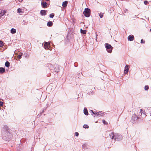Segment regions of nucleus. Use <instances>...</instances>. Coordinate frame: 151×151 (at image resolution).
<instances>
[{"mask_svg": "<svg viewBox=\"0 0 151 151\" xmlns=\"http://www.w3.org/2000/svg\"><path fill=\"white\" fill-rule=\"evenodd\" d=\"M10 129L6 125H4L2 129V137L4 140L7 141L10 140L12 137V134L9 132Z\"/></svg>", "mask_w": 151, "mask_h": 151, "instance_id": "f257e3e1", "label": "nucleus"}, {"mask_svg": "<svg viewBox=\"0 0 151 151\" xmlns=\"http://www.w3.org/2000/svg\"><path fill=\"white\" fill-rule=\"evenodd\" d=\"M109 136L112 139H114V141L116 140L120 141L122 138V136L121 134L117 133L114 134L113 132H112L111 134H109Z\"/></svg>", "mask_w": 151, "mask_h": 151, "instance_id": "f03ea898", "label": "nucleus"}, {"mask_svg": "<svg viewBox=\"0 0 151 151\" xmlns=\"http://www.w3.org/2000/svg\"><path fill=\"white\" fill-rule=\"evenodd\" d=\"M105 47L107 52L110 53L111 52L113 49L112 47L110 44L108 43H105Z\"/></svg>", "mask_w": 151, "mask_h": 151, "instance_id": "7ed1b4c3", "label": "nucleus"}, {"mask_svg": "<svg viewBox=\"0 0 151 151\" xmlns=\"http://www.w3.org/2000/svg\"><path fill=\"white\" fill-rule=\"evenodd\" d=\"M90 9L86 8L85 9V10L83 12V14L86 17H88L90 15Z\"/></svg>", "mask_w": 151, "mask_h": 151, "instance_id": "20e7f679", "label": "nucleus"}, {"mask_svg": "<svg viewBox=\"0 0 151 151\" xmlns=\"http://www.w3.org/2000/svg\"><path fill=\"white\" fill-rule=\"evenodd\" d=\"M138 117L135 114L133 115L132 117L131 121L133 123L135 122V121L137 120Z\"/></svg>", "mask_w": 151, "mask_h": 151, "instance_id": "39448f33", "label": "nucleus"}, {"mask_svg": "<svg viewBox=\"0 0 151 151\" xmlns=\"http://www.w3.org/2000/svg\"><path fill=\"white\" fill-rule=\"evenodd\" d=\"M129 65H126L125 67L124 70V73L125 74H127L129 71Z\"/></svg>", "mask_w": 151, "mask_h": 151, "instance_id": "423d86ee", "label": "nucleus"}, {"mask_svg": "<svg viewBox=\"0 0 151 151\" xmlns=\"http://www.w3.org/2000/svg\"><path fill=\"white\" fill-rule=\"evenodd\" d=\"M134 36L133 35H129L128 37V40L132 41L134 40Z\"/></svg>", "mask_w": 151, "mask_h": 151, "instance_id": "0eeeda50", "label": "nucleus"}, {"mask_svg": "<svg viewBox=\"0 0 151 151\" xmlns=\"http://www.w3.org/2000/svg\"><path fill=\"white\" fill-rule=\"evenodd\" d=\"M46 11L45 10H41L40 12V14L42 16H45L46 15Z\"/></svg>", "mask_w": 151, "mask_h": 151, "instance_id": "6e6552de", "label": "nucleus"}, {"mask_svg": "<svg viewBox=\"0 0 151 151\" xmlns=\"http://www.w3.org/2000/svg\"><path fill=\"white\" fill-rule=\"evenodd\" d=\"M50 45V44L48 43L47 42H45V43L44 45V47L47 50L48 49H49V46Z\"/></svg>", "mask_w": 151, "mask_h": 151, "instance_id": "1a4fd4ad", "label": "nucleus"}, {"mask_svg": "<svg viewBox=\"0 0 151 151\" xmlns=\"http://www.w3.org/2000/svg\"><path fill=\"white\" fill-rule=\"evenodd\" d=\"M5 13V11L4 10L0 9V17L3 16Z\"/></svg>", "mask_w": 151, "mask_h": 151, "instance_id": "9d476101", "label": "nucleus"}, {"mask_svg": "<svg viewBox=\"0 0 151 151\" xmlns=\"http://www.w3.org/2000/svg\"><path fill=\"white\" fill-rule=\"evenodd\" d=\"M47 3L46 2H42L41 5L43 8H46L47 7Z\"/></svg>", "mask_w": 151, "mask_h": 151, "instance_id": "9b49d317", "label": "nucleus"}, {"mask_svg": "<svg viewBox=\"0 0 151 151\" xmlns=\"http://www.w3.org/2000/svg\"><path fill=\"white\" fill-rule=\"evenodd\" d=\"M52 25L53 23L52 21H49L47 24V25L49 27H52Z\"/></svg>", "mask_w": 151, "mask_h": 151, "instance_id": "f8f14e48", "label": "nucleus"}, {"mask_svg": "<svg viewBox=\"0 0 151 151\" xmlns=\"http://www.w3.org/2000/svg\"><path fill=\"white\" fill-rule=\"evenodd\" d=\"M68 4V1H64L62 4V6L63 7H66L67 6V4Z\"/></svg>", "mask_w": 151, "mask_h": 151, "instance_id": "ddd939ff", "label": "nucleus"}, {"mask_svg": "<svg viewBox=\"0 0 151 151\" xmlns=\"http://www.w3.org/2000/svg\"><path fill=\"white\" fill-rule=\"evenodd\" d=\"M83 112L84 114L86 115H87L88 114V110L86 108H84Z\"/></svg>", "mask_w": 151, "mask_h": 151, "instance_id": "4468645a", "label": "nucleus"}, {"mask_svg": "<svg viewBox=\"0 0 151 151\" xmlns=\"http://www.w3.org/2000/svg\"><path fill=\"white\" fill-rule=\"evenodd\" d=\"M5 69L2 67L0 68V73H2L5 72Z\"/></svg>", "mask_w": 151, "mask_h": 151, "instance_id": "2eb2a0df", "label": "nucleus"}, {"mask_svg": "<svg viewBox=\"0 0 151 151\" xmlns=\"http://www.w3.org/2000/svg\"><path fill=\"white\" fill-rule=\"evenodd\" d=\"M5 66L9 67L10 66V63L8 61H6L5 63Z\"/></svg>", "mask_w": 151, "mask_h": 151, "instance_id": "dca6fc26", "label": "nucleus"}, {"mask_svg": "<svg viewBox=\"0 0 151 151\" xmlns=\"http://www.w3.org/2000/svg\"><path fill=\"white\" fill-rule=\"evenodd\" d=\"M87 145L86 143L83 144L82 145V148L84 149H86L87 148Z\"/></svg>", "mask_w": 151, "mask_h": 151, "instance_id": "f3484780", "label": "nucleus"}, {"mask_svg": "<svg viewBox=\"0 0 151 151\" xmlns=\"http://www.w3.org/2000/svg\"><path fill=\"white\" fill-rule=\"evenodd\" d=\"M16 32V30L15 29L12 28L11 30V32L12 34H14Z\"/></svg>", "mask_w": 151, "mask_h": 151, "instance_id": "a211bd4d", "label": "nucleus"}, {"mask_svg": "<svg viewBox=\"0 0 151 151\" xmlns=\"http://www.w3.org/2000/svg\"><path fill=\"white\" fill-rule=\"evenodd\" d=\"M86 31L85 30H83L81 29V33L83 34H86Z\"/></svg>", "mask_w": 151, "mask_h": 151, "instance_id": "6ab92c4d", "label": "nucleus"}, {"mask_svg": "<svg viewBox=\"0 0 151 151\" xmlns=\"http://www.w3.org/2000/svg\"><path fill=\"white\" fill-rule=\"evenodd\" d=\"M22 53H20L19 55L17 56L18 58L19 59H20L22 58Z\"/></svg>", "mask_w": 151, "mask_h": 151, "instance_id": "aec40b11", "label": "nucleus"}, {"mask_svg": "<svg viewBox=\"0 0 151 151\" xmlns=\"http://www.w3.org/2000/svg\"><path fill=\"white\" fill-rule=\"evenodd\" d=\"M140 112L141 113V114H142V113L143 114H144L146 115V114H145L146 112L145 111L142 110V109H140Z\"/></svg>", "mask_w": 151, "mask_h": 151, "instance_id": "412c9836", "label": "nucleus"}, {"mask_svg": "<svg viewBox=\"0 0 151 151\" xmlns=\"http://www.w3.org/2000/svg\"><path fill=\"white\" fill-rule=\"evenodd\" d=\"M83 127L85 128H88L89 127V126L87 124H84L83 126Z\"/></svg>", "mask_w": 151, "mask_h": 151, "instance_id": "4be33fe9", "label": "nucleus"}, {"mask_svg": "<svg viewBox=\"0 0 151 151\" xmlns=\"http://www.w3.org/2000/svg\"><path fill=\"white\" fill-rule=\"evenodd\" d=\"M148 112L151 115V108H149L147 109Z\"/></svg>", "mask_w": 151, "mask_h": 151, "instance_id": "5701e85b", "label": "nucleus"}, {"mask_svg": "<svg viewBox=\"0 0 151 151\" xmlns=\"http://www.w3.org/2000/svg\"><path fill=\"white\" fill-rule=\"evenodd\" d=\"M99 16L101 18H102L103 17V13H100L99 14Z\"/></svg>", "mask_w": 151, "mask_h": 151, "instance_id": "b1692460", "label": "nucleus"}, {"mask_svg": "<svg viewBox=\"0 0 151 151\" xmlns=\"http://www.w3.org/2000/svg\"><path fill=\"white\" fill-rule=\"evenodd\" d=\"M144 89L145 90H147L149 89V87L148 86H145V87Z\"/></svg>", "mask_w": 151, "mask_h": 151, "instance_id": "393cba45", "label": "nucleus"}, {"mask_svg": "<svg viewBox=\"0 0 151 151\" xmlns=\"http://www.w3.org/2000/svg\"><path fill=\"white\" fill-rule=\"evenodd\" d=\"M49 16L50 18H52L54 17V15L53 13H52Z\"/></svg>", "mask_w": 151, "mask_h": 151, "instance_id": "a878e982", "label": "nucleus"}, {"mask_svg": "<svg viewBox=\"0 0 151 151\" xmlns=\"http://www.w3.org/2000/svg\"><path fill=\"white\" fill-rule=\"evenodd\" d=\"M4 45V43L2 41H0V47H2Z\"/></svg>", "mask_w": 151, "mask_h": 151, "instance_id": "bb28decb", "label": "nucleus"}, {"mask_svg": "<svg viewBox=\"0 0 151 151\" xmlns=\"http://www.w3.org/2000/svg\"><path fill=\"white\" fill-rule=\"evenodd\" d=\"M144 2L145 5H147L149 3L148 1H145Z\"/></svg>", "mask_w": 151, "mask_h": 151, "instance_id": "cd10ccee", "label": "nucleus"}, {"mask_svg": "<svg viewBox=\"0 0 151 151\" xmlns=\"http://www.w3.org/2000/svg\"><path fill=\"white\" fill-rule=\"evenodd\" d=\"M101 114H100L99 112H97V113H96V115L97 116H101Z\"/></svg>", "mask_w": 151, "mask_h": 151, "instance_id": "c85d7f7f", "label": "nucleus"}, {"mask_svg": "<svg viewBox=\"0 0 151 151\" xmlns=\"http://www.w3.org/2000/svg\"><path fill=\"white\" fill-rule=\"evenodd\" d=\"M103 122L104 124H107V123L106 122L105 120H103Z\"/></svg>", "mask_w": 151, "mask_h": 151, "instance_id": "c756f323", "label": "nucleus"}, {"mask_svg": "<svg viewBox=\"0 0 151 151\" xmlns=\"http://www.w3.org/2000/svg\"><path fill=\"white\" fill-rule=\"evenodd\" d=\"M145 41L144 40H143L142 39L141 40V43H144V44L145 43Z\"/></svg>", "mask_w": 151, "mask_h": 151, "instance_id": "7c9ffc66", "label": "nucleus"}, {"mask_svg": "<svg viewBox=\"0 0 151 151\" xmlns=\"http://www.w3.org/2000/svg\"><path fill=\"white\" fill-rule=\"evenodd\" d=\"M99 112L100 114H101V115L102 116H103L104 114V113H102V111H99Z\"/></svg>", "mask_w": 151, "mask_h": 151, "instance_id": "2f4dec72", "label": "nucleus"}, {"mask_svg": "<svg viewBox=\"0 0 151 151\" xmlns=\"http://www.w3.org/2000/svg\"><path fill=\"white\" fill-rule=\"evenodd\" d=\"M81 75V73H78L77 75L78 76H76L77 77H78V78H79V76Z\"/></svg>", "mask_w": 151, "mask_h": 151, "instance_id": "473e14b6", "label": "nucleus"}, {"mask_svg": "<svg viewBox=\"0 0 151 151\" xmlns=\"http://www.w3.org/2000/svg\"><path fill=\"white\" fill-rule=\"evenodd\" d=\"M3 103L2 101H0V106H2L3 105Z\"/></svg>", "mask_w": 151, "mask_h": 151, "instance_id": "72a5a7b5", "label": "nucleus"}, {"mask_svg": "<svg viewBox=\"0 0 151 151\" xmlns=\"http://www.w3.org/2000/svg\"><path fill=\"white\" fill-rule=\"evenodd\" d=\"M75 134L76 136H78L79 135V134L78 132H76Z\"/></svg>", "mask_w": 151, "mask_h": 151, "instance_id": "f704fd0d", "label": "nucleus"}, {"mask_svg": "<svg viewBox=\"0 0 151 151\" xmlns=\"http://www.w3.org/2000/svg\"><path fill=\"white\" fill-rule=\"evenodd\" d=\"M96 113H97L96 111H94L93 114L94 115H96Z\"/></svg>", "mask_w": 151, "mask_h": 151, "instance_id": "c9c22d12", "label": "nucleus"}, {"mask_svg": "<svg viewBox=\"0 0 151 151\" xmlns=\"http://www.w3.org/2000/svg\"><path fill=\"white\" fill-rule=\"evenodd\" d=\"M55 70V71L56 72H58V70Z\"/></svg>", "mask_w": 151, "mask_h": 151, "instance_id": "e433bc0d", "label": "nucleus"}, {"mask_svg": "<svg viewBox=\"0 0 151 151\" xmlns=\"http://www.w3.org/2000/svg\"><path fill=\"white\" fill-rule=\"evenodd\" d=\"M90 111V112H92L93 113V112H94V111H93V110H91V111Z\"/></svg>", "mask_w": 151, "mask_h": 151, "instance_id": "4c0bfd02", "label": "nucleus"}, {"mask_svg": "<svg viewBox=\"0 0 151 151\" xmlns=\"http://www.w3.org/2000/svg\"><path fill=\"white\" fill-rule=\"evenodd\" d=\"M19 9H18V12H19Z\"/></svg>", "mask_w": 151, "mask_h": 151, "instance_id": "58836bf2", "label": "nucleus"}, {"mask_svg": "<svg viewBox=\"0 0 151 151\" xmlns=\"http://www.w3.org/2000/svg\"><path fill=\"white\" fill-rule=\"evenodd\" d=\"M150 31L151 32V29H150Z\"/></svg>", "mask_w": 151, "mask_h": 151, "instance_id": "ea45409f", "label": "nucleus"}, {"mask_svg": "<svg viewBox=\"0 0 151 151\" xmlns=\"http://www.w3.org/2000/svg\"><path fill=\"white\" fill-rule=\"evenodd\" d=\"M49 0H47V1H49Z\"/></svg>", "mask_w": 151, "mask_h": 151, "instance_id": "a19ab883", "label": "nucleus"}, {"mask_svg": "<svg viewBox=\"0 0 151 151\" xmlns=\"http://www.w3.org/2000/svg\"><path fill=\"white\" fill-rule=\"evenodd\" d=\"M23 0H22V1H23Z\"/></svg>", "mask_w": 151, "mask_h": 151, "instance_id": "79ce46f5", "label": "nucleus"}]
</instances>
